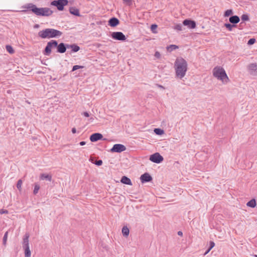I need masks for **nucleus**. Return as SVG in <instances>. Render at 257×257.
Instances as JSON below:
<instances>
[{
	"label": "nucleus",
	"mask_w": 257,
	"mask_h": 257,
	"mask_svg": "<svg viewBox=\"0 0 257 257\" xmlns=\"http://www.w3.org/2000/svg\"><path fill=\"white\" fill-rule=\"evenodd\" d=\"M40 188V185L38 183L34 184V189L33 191V193L34 195H36L38 193Z\"/></svg>",
	"instance_id": "26"
},
{
	"label": "nucleus",
	"mask_w": 257,
	"mask_h": 257,
	"mask_svg": "<svg viewBox=\"0 0 257 257\" xmlns=\"http://www.w3.org/2000/svg\"><path fill=\"white\" fill-rule=\"evenodd\" d=\"M8 235V231H7L4 236L3 240V243L4 245H5V246H6L7 244Z\"/></svg>",
	"instance_id": "28"
},
{
	"label": "nucleus",
	"mask_w": 257,
	"mask_h": 257,
	"mask_svg": "<svg viewBox=\"0 0 257 257\" xmlns=\"http://www.w3.org/2000/svg\"><path fill=\"white\" fill-rule=\"evenodd\" d=\"M67 44H65L63 43H61L59 44H57V46L56 47L57 48V52L60 53H65L67 48Z\"/></svg>",
	"instance_id": "12"
},
{
	"label": "nucleus",
	"mask_w": 257,
	"mask_h": 257,
	"mask_svg": "<svg viewBox=\"0 0 257 257\" xmlns=\"http://www.w3.org/2000/svg\"><path fill=\"white\" fill-rule=\"evenodd\" d=\"M182 27V26L181 24H177L175 26L174 29L178 31H181Z\"/></svg>",
	"instance_id": "35"
},
{
	"label": "nucleus",
	"mask_w": 257,
	"mask_h": 257,
	"mask_svg": "<svg viewBox=\"0 0 257 257\" xmlns=\"http://www.w3.org/2000/svg\"><path fill=\"white\" fill-rule=\"evenodd\" d=\"M157 28V25L155 24H153L151 25V30L154 32V30Z\"/></svg>",
	"instance_id": "39"
},
{
	"label": "nucleus",
	"mask_w": 257,
	"mask_h": 257,
	"mask_svg": "<svg viewBox=\"0 0 257 257\" xmlns=\"http://www.w3.org/2000/svg\"><path fill=\"white\" fill-rule=\"evenodd\" d=\"M246 205L247 206H249V207H250L252 208L256 206V202H255V199H252L251 200H250L249 201H248Z\"/></svg>",
	"instance_id": "24"
},
{
	"label": "nucleus",
	"mask_w": 257,
	"mask_h": 257,
	"mask_svg": "<svg viewBox=\"0 0 257 257\" xmlns=\"http://www.w3.org/2000/svg\"><path fill=\"white\" fill-rule=\"evenodd\" d=\"M67 49H72V51L74 52H76L80 50V47L76 45V44H67Z\"/></svg>",
	"instance_id": "17"
},
{
	"label": "nucleus",
	"mask_w": 257,
	"mask_h": 257,
	"mask_svg": "<svg viewBox=\"0 0 257 257\" xmlns=\"http://www.w3.org/2000/svg\"><path fill=\"white\" fill-rule=\"evenodd\" d=\"M154 132L158 135H161L164 134V131L161 128H155Z\"/></svg>",
	"instance_id": "29"
},
{
	"label": "nucleus",
	"mask_w": 257,
	"mask_h": 257,
	"mask_svg": "<svg viewBox=\"0 0 257 257\" xmlns=\"http://www.w3.org/2000/svg\"><path fill=\"white\" fill-rule=\"evenodd\" d=\"M93 163L97 166H101L102 164V161L101 160H99L98 161H95Z\"/></svg>",
	"instance_id": "37"
},
{
	"label": "nucleus",
	"mask_w": 257,
	"mask_h": 257,
	"mask_svg": "<svg viewBox=\"0 0 257 257\" xmlns=\"http://www.w3.org/2000/svg\"><path fill=\"white\" fill-rule=\"evenodd\" d=\"M83 114L84 115V116H85V117H89V113L87 112H84L83 113Z\"/></svg>",
	"instance_id": "42"
},
{
	"label": "nucleus",
	"mask_w": 257,
	"mask_h": 257,
	"mask_svg": "<svg viewBox=\"0 0 257 257\" xmlns=\"http://www.w3.org/2000/svg\"><path fill=\"white\" fill-rule=\"evenodd\" d=\"M6 49L7 51L10 53V54H14L15 52L14 50L13 49V47L11 45H6Z\"/></svg>",
	"instance_id": "27"
},
{
	"label": "nucleus",
	"mask_w": 257,
	"mask_h": 257,
	"mask_svg": "<svg viewBox=\"0 0 257 257\" xmlns=\"http://www.w3.org/2000/svg\"><path fill=\"white\" fill-rule=\"evenodd\" d=\"M29 235L26 234L23 238V247L29 246Z\"/></svg>",
	"instance_id": "20"
},
{
	"label": "nucleus",
	"mask_w": 257,
	"mask_h": 257,
	"mask_svg": "<svg viewBox=\"0 0 257 257\" xmlns=\"http://www.w3.org/2000/svg\"><path fill=\"white\" fill-rule=\"evenodd\" d=\"M178 235L179 236H182L183 235V232L181 231H179L178 232Z\"/></svg>",
	"instance_id": "45"
},
{
	"label": "nucleus",
	"mask_w": 257,
	"mask_h": 257,
	"mask_svg": "<svg viewBox=\"0 0 257 257\" xmlns=\"http://www.w3.org/2000/svg\"><path fill=\"white\" fill-rule=\"evenodd\" d=\"M163 159V157L159 153H156L150 157V160L156 163H160Z\"/></svg>",
	"instance_id": "7"
},
{
	"label": "nucleus",
	"mask_w": 257,
	"mask_h": 257,
	"mask_svg": "<svg viewBox=\"0 0 257 257\" xmlns=\"http://www.w3.org/2000/svg\"><path fill=\"white\" fill-rule=\"evenodd\" d=\"M67 0H57L54 1L51 3V5L56 7L58 10L62 11L64 7L68 4Z\"/></svg>",
	"instance_id": "6"
},
{
	"label": "nucleus",
	"mask_w": 257,
	"mask_h": 257,
	"mask_svg": "<svg viewBox=\"0 0 257 257\" xmlns=\"http://www.w3.org/2000/svg\"><path fill=\"white\" fill-rule=\"evenodd\" d=\"M57 46V42L56 40H51L49 42L46 46L44 54L45 55L49 56L51 53V49Z\"/></svg>",
	"instance_id": "5"
},
{
	"label": "nucleus",
	"mask_w": 257,
	"mask_h": 257,
	"mask_svg": "<svg viewBox=\"0 0 257 257\" xmlns=\"http://www.w3.org/2000/svg\"><path fill=\"white\" fill-rule=\"evenodd\" d=\"M62 35V33L54 29H46L40 31L38 33V36L42 39H50L59 37Z\"/></svg>",
	"instance_id": "3"
},
{
	"label": "nucleus",
	"mask_w": 257,
	"mask_h": 257,
	"mask_svg": "<svg viewBox=\"0 0 257 257\" xmlns=\"http://www.w3.org/2000/svg\"><path fill=\"white\" fill-rule=\"evenodd\" d=\"M103 136L100 133H94L91 135L90 137V140L92 142H95L98 140L102 139Z\"/></svg>",
	"instance_id": "11"
},
{
	"label": "nucleus",
	"mask_w": 257,
	"mask_h": 257,
	"mask_svg": "<svg viewBox=\"0 0 257 257\" xmlns=\"http://www.w3.org/2000/svg\"><path fill=\"white\" fill-rule=\"evenodd\" d=\"M25 250V256L31 257V252L29 246L23 247Z\"/></svg>",
	"instance_id": "22"
},
{
	"label": "nucleus",
	"mask_w": 257,
	"mask_h": 257,
	"mask_svg": "<svg viewBox=\"0 0 257 257\" xmlns=\"http://www.w3.org/2000/svg\"><path fill=\"white\" fill-rule=\"evenodd\" d=\"M125 150L126 147L124 145L121 144H115L111 149L110 151L111 152L120 153L124 151Z\"/></svg>",
	"instance_id": "9"
},
{
	"label": "nucleus",
	"mask_w": 257,
	"mask_h": 257,
	"mask_svg": "<svg viewBox=\"0 0 257 257\" xmlns=\"http://www.w3.org/2000/svg\"><path fill=\"white\" fill-rule=\"evenodd\" d=\"M8 214V211L7 210H6V209H0V214Z\"/></svg>",
	"instance_id": "38"
},
{
	"label": "nucleus",
	"mask_w": 257,
	"mask_h": 257,
	"mask_svg": "<svg viewBox=\"0 0 257 257\" xmlns=\"http://www.w3.org/2000/svg\"><path fill=\"white\" fill-rule=\"evenodd\" d=\"M159 86H160V87H163V86H161V85H160Z\"/></svg>",
	"instance_id": "50"
},
{
	"label": "nucleus",
	"mask_w": 257,
	"mask_h": 257,
	"mask_svg": "<svg viewBox=\"0 0 257 257\" xmlns=\"http://www.w3.org/2000/svg\"><path fill=\"white\" fill-rule=\"evenodd\" d=\"M254 256L255 257H257V255H254Z\"/></svg>",
	"instance_id": "52"
},
{
	"label": "nucleus",
	"mask_w": 257,
	"mask_h": 257,
	"mask_svg": "<svg viewBox=\"0 0 257 257\" xmlns=\"http://www.w3.org/2000/svg\"><path fill=\"white\" fill-rule=\"evenodd\" d=\"M176 77L182 79L186 75L188 69L187 61L183 58H177L174 63Z\"/></svg>",
	"instance_id": "1"
},
{
	"label": "nucleus",
	"mask_w": 257,
	"mask_h": 257,
	"mask_svg": "<svg viewBox=\"0 0 257 257\" xmlns=\"http://www.w3.org/2000/svg\"><path fill=\"white\" fill-rule=\"evenodd\" d=\"M85 144H86V142H84V141H82V142H81L80 143V145L81 146H84V145H85Z\"/></svg>",
	"instance_id": "43"
},
{
	"label": "nucleus",
	"mask_w": 257,
	"mask_h": 257,
	"mask_svg": "<svg viewBox=\"0 0 257 257\" xmlns=\"http://www.w3.org/2000/svg\"><path fill=\"white\" fill-rule=\"evenodd\" d=\"M224 26L226 27V28L229 31H231L232 30V28L233 27H236V25H231L230 24H229V23H226L224 24Z\"/></svg>",
	"instance_id": "25"
},
{
	"label": "nucleus",
	"mask_w": 257,
	"mask_h": 257,
	"mask_svg": "<svg viewBox=\"0 0 257 257\" xmlns=\"http://www.w3.org/2000/svg\"><path fill=\"white\" fill-rule=\"evenodd\" d=\"M215 245V243L213 241H210V247L209 248L207 249V250L205 252V253H204V254H206L207 253H208L209 251Z\"/></svg>",
	"instance_id": "31"
},
{
	"label": "nucleus",
	"mask_w": 257,
	"mask_h": 257,
	"mask_svg": "<svg viewBox=\"0 0 257 257\" xmlns=\"http://www.w3.org/2000/svg\"><path fill=\"white\" fill-rule=\"evenodd\" d=\"M130 230L127 226H123L122 228V233L123 236H127L129 234Z\"/></svg>",
	"instance_id": "23"
},
{
	"label": "nucleus",
	"mask_w": 257,
	"mask_h": 257,
	"mask_svg": "<svg viewBox=\"0 0 257 257\" xmlns=\"http://www.w3.org/2000/svg\"><path fill=\"white\" fill-rule=\"evenodd\" d=\"M232 14H233L232 10H227L225 12L224 16L225 17H227L231 15Z\"/></svg>",
	"instance_id": "30"
},
{
	"label": "nucleus",
	"mask_w": 257,
	"mask_h": 257,
	"mask_svg": "<svg viewBox=\"0 0 257 257\" xmlns=\"http://www.w3.org/2000/svg\"><path fill=\"white\" fill-rule=\"evenodd\" d=\"M84 66H80V65H74L72 71H74L78 69L83 68Z\"/></svg>",
	"instance_id": "34"
},
{
	"label": "nucleus",
	"mask_w": 257,
	"mask_h": 257,
	"mask_svg": "<svg viewBox=\"0 0 257 257\" xmlns=\"http://www.w3.org/2000/svg\"><path fill=\"white\" fill-rule=\"evenodd\" d=\"M240 19L237 16H232L229 18V21L230 23L235 25L239 23Z\"/></svg>",
	"instance_id": "15"
},
{
	"label": "nucleus",
	"mask_w": 257,
	"mask_h": 257,
	"mask_svg": "<svg viewBox=\"0 0 257 257\" xmlns=\"http://www.w3.org/2000/svg\"><path fill=\"white\" fill-rule=\"evenodd\" d=\"M22 183H23V182H22V180H18V182H17V188H18L20 191H21V190Z\"/></svg>",
	"instance_id": "32"
},
{
	"label": "nucleus",
	"mask_w": 257,
	"mask_h": 257,
	"mask_svg": "<svg viewBox=\"0 0 257 257\" xmlns=\"http://www.w3.org/2000/svg\"><path fill=\"white\" fill-rule=\"evenodd\" d=\"M40 178L42 180L46 179L49 181H51L52 180V176L49 174H41Z\"/></svg>",
	"instance_id": "21"
},
{
	"label": "nucleus",
	"mask_w": 257,
	"mask_h": 257,
	"mask_svg": "<svg viewBox=\"0 0 257 257\" xmlns=\"http://www.w3.org/2000/svg\"><path fill=\"white\" fill-rule=\"evenodd\" d=\"M155 56L157 58H159L161 57V54L159 52L157 51L155 54Z\"/></svg>",
	"instance_id": "40"
},
{
	"label": "nucleus",
	"mask_w": 257,
	"mask_h": 257,
	"mask_svg": "<svg viewBox=\"0 0 257 257\" xmlns=\"http://www.w3.org/2000/svg\"><path fill=\"white\" fill-rule=\"evenodd\" d=\"M70 13L75 16H80L79 11L78 9L74 7H71L69 9Z\"/></svg>",
	"instance_id": "19"
},
{
	"label": "nucleus",
	"mask_w": 257,
	"mask_h": 257,
	"mask_svg": "<svg viewBox=\"0 0 257 257\" xmlns=\"http://www.w3.org/2000/svg\"><path fill=\"white\" fill-rule=\"evenodd\" d=\"M111 36L113 39L119 41H125L126 39L125 35L120 32H112Z\"/></svg>",
	"instance_id": "8"
},
{
	"label": "nucleus",
	"mask_w": 257,
	"mask_h": 257,
	"mask_svg": "<svg viewBox=\"0 0 257 257\" xmlns=\"http://www.w3.org/2000/svg\"><path fill=\"white\" fill-rule=\"evenodd\" d=\"M72 133H73V134L76 133V128H75V127L72 128Z\"/></svg>",
	"instance_id": "44"
},
{
	"label": "nucleus",
	"mask_w": 257,
	"mask_h": 257,
	"mask_svg": "<svg viewBox=\"0 0 257 257\" xmlns=\"http://www.w3.org/2000/svg\"><path fill=\"white\" fill-rule=\"evenodd\" d=\"M169 48H171L172 50H174L177 48L178 47L175 45H171L170 46Z\"/></svg>",
	"instance_id": "41"
},
{
	"label": "nucleus",
	"mask_w": 257,
	"mask_h": 257,
	"mask_svg": "<svg viewBox=\"0 0 257 257\" xmlns=\"http://www.w3.org/2000/svg\"><path fill=\"white\" fill-rule=\"evenodd\" d=\"M120 181L123 184L132 185L131 179L126 176L122 177Z\"/></svg>",
	"instance_id": "18"
},
{
	"label": "nucleus",
	"mask_w": 257,
	"mask_h": 257,
	"mask_svg": "<svg viewBox=\"0 0 257 257\" xmlns=\"http://www.w3.org/2000/svg\"><path fill=\"white\" fill-rule=\"evenodd\" d=\"M123 1L124 2L130 3L131 2V0H123Z\"/></svg>",
	"instance_id": "47"
},
{
	"label": "nucleus",
	"mask_w": 257,
	"mask_h": 257,
	"mask_svg": "<svg viewBox=\"0 0 257 257\" xmlns=\"http://www.w3.org/2000/svg\"><path fill=\"white\" fill-rule=\"evenodd\" d=\"M243 24V22H241V23L240 24V25H241V24Z\"/></svg>",
	"instance_id": "49"
},
{
	"label": "nucleus",
	"mask_w": 257,
	"mask_h": 257,
	"mask_svg": "<svg viewBox=\"0 0 257 257\" xmlns=\"http://www.w3.org/2000/svg\"><path fill=\"white\" fill-rule=\"evenodd\" d=\"M241 19L243 21H246L249 20V18L248 15L244 14L241 16Z\"/></svg>",
	"instance_id": "33"
},
{
	"label": "nucleus",
	"mask_w": 257,
	"mask_h": 257,
	"mask_svg": "<svg viewBox=\"0 0 257 257\" xmlns=\"http://www.w3.org/2000/svg\"><path fill=\"white\" fill-rule=\"evenodd\" d=\"M108 24L111 27H115L119 24V20L116 18H112L109 20Z\"/></svg>",
	"instance_id": "16"
},
{
	"label": "nucleus",
	"mask_w": 257,
	"mask_h": 257,
	"mask_svg": "<svg viewBox=\"0 0 257 257\" xmlns=\"http://www.w3.org/2000/svg\"><path fill=\"white\" fill-rule=\"evenodd\" d=\"M249 74L253 76H257V64L251 63L248 66Z\"/></svg>",
	"instance_id": "10"
},
{
	"label": "nucleus",
	"mask_w": 257,
	"mask_h": 257,
	"mask_svg": "<svg viewBox=\"0 0 257 257\" xmlns=\"http://www.w3.org/2000/svg\"><path fill=\"white\" fill-rule=\"evenodd\" d=\"M213 75L217 79L221 80L223 83H227L229 79L224 70L221 66H216L212 71Z\"/></svg>",
	"instance_id": "4"
},
{
	"label": "nucleus",
	"mask_w": 257,
	"mask_h": 257,
	"mask_svg": "<svg viewBox=\"0 0 257 257\" xmlns=\"http://www.w3.org/2000/svg\"><path fill=\"white\" fill-rule=\"evenodd\" d=\"M255 39L254 38H251L248 40L247 44L252 45L255 43Z\"/></svg>",
	"instance_id": "36"
},
{
	"label": "nucleus",
	"mask_w": 257,
	"mask_h": 257,
	"mask_svg": "<svg viewBox=\"0 0 257 257\" xmlns=\"http://www.w3.org/2000/svg\"><path fill=\"white\" fill-rule=\"evenodd\" d=\"M183 24L184 26H187L190 29H194L196 27L195 22L190 20H185Z\"/></svg>",
	"instance_id": "14"
},
{
	"label": "nucleus",
	"mask_w": 257,
	"mask_h": 257,
	"mask_svg": "<svg viewBox=\"0 0 257 257\" xmlns=\"http://www.w3.org/2000/svg\"><path fill=\"white\" fill-rule=\"evenodd\" d=\"M35 27H38V25H36L35 26Z\"/></svg>",
	"instance_id": "48"
},
{
	"label": "nucleus",
	"mask_w": 257,
	"mask_h": 257,
	"mask_svg": "<svg viewBox=\"0 0 257 257\" xmlns=\"http://www.w3.org/2000/svg\"><path fill=\"white\" fill-rule=\"evenodd\" d=\"M27 8L38 16H50L53 12L48 8H37L36 5L29 4L28 5Z\"/></svg>",
	"instance_id": "2"
},
{
	"label": "nucleus",
	"mask_w": 257,
	"mask_h": 257,
	"mask_svg": "<svg viewBox=\"0 0 257 257\" xmlns=\"http://www.w3.org/2000/svg\"><path fill=\"white\" fill-rule=\"evenodd\" d=\"M90 119L93 120V118H91Z\"/></svg>",
	"instance_id": "51"
},
{
	"label": "nucleus",
	"mask_w": 257,
	"mask_h": 257,
	"mask_svg": "<svg viewBox=\"0 0 257 257\" xmlns=\"http://www.w3.org/2000/svg\"><path fill=\"white\" fill-rule=\"evenodd\" d=\"M89 160L92 162V163H94L93 162V157H90Z\"/></svg>",
	"instance_id": "46"
},
{
	"label": "nucleus",
	"mask_w": 257,
	"mask_h": 257,
	"mask_svg": "<svg viewBox=\"0 0 257 257\" xmlns=\"http://www.w3.org/2000/svg\"><path fill=\"white\" fill-rule=\"evenodd\" d=\"M140 179L142 183L148 182L152 180L151 176L147 173L141 175Z\"/></svg>",
	"instance_id": "13"
}]
</instances>
